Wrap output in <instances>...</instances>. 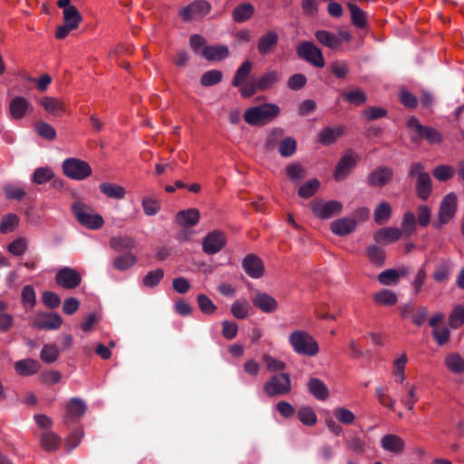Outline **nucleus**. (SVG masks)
<instances>
[{
    "label": "nucleus",
    "mask_w": 464,
    "mask_h": 464,
    "mask_svg": "<svg viewBox=\"0 0 464 464\" xmlns=\"http://www.w3.org/2000/svg\"><path fill=\"white\" fill-rule=\"evenodd\" d=\"M404 275H406L405 270L387 269L378 276V280L384 285H395L399 278Z\"/></svg>",
    "instance_id": "nucleus-37"
},
{
    "label": "nucleus",
    "mask_w": 464,
    "mask_h": 464,
    "mask_svg": "<svg viewBox=\"0 0 464 464\" xmlns=\"http://www.w3.org/2000/svg\"><path fill=\"white\" fill-rule=\"evenodd\" d=\"M110 245L116 251L130 250L135 246L134 240L130 237H112Z\"/></svg>",
    "instance_id": "nucleus-50"
},
{
    "label": "nucleus",
    "mask_w": 464,
    "mask_h": 464,
    "mask_svg": "<svg viewBox=\"0 0 464 464\" xmlns=\"http://www.w3.org/2000/svg\"><path fill=\"white\" fill-rule=\"evenodd\" d=\"M391 215L392 208L390 204L387 202H382L376 207L373 213V218L377 224L382 225L389 220Z\"/></svg>",
    "instance_id": "nucleus-42"
},
{
    "label": "nucleus",
    "mask_w": 464,
    "mask_h": 464,
    "mask_svg": "<svg viewBox=\"0 0 464 464\" xmlns=\"http://www.w3.org/2000/svg\"><path fill=\"white\" fill-rule=\"evenodd\" d=\"M254 305L266 314H271L277 309V301L266 293L258 292L253 297Z\"/></svg>",
    "instance_id": "nucleus-18"
},
{
    "label": "nucleus",
    "mask_w": 464,
    "mask_h": 464,
    "mask_svg": "<svg viewBox=\"0 0 464 464\" xmlns=\"http://www.w3.org/2000/svg\"><path fill=\"white\" fill-rule=\"evenodd\" d=\"M64 175L72 179L82 180L92 174V168L88 162L76 158L66 159L63 162Z\"/></svg>",
    "instance_id": "nucleus-7"
},
{
    "label": "nucleus",
    "mask_w": 464,
    "mask_h": 464,
    "mask_svg": "<svg viewBox=\"0 0 464 464\" xmlns=\"http://www.w3.org/2000/svg\"><path fill=\"white\" fill-rule=\"evenodd\" d=\"M296 150V141L291 137L283 139L278 145V151L282 157H291Z\"/></svg>",
    "instance_id": "nucleus-54"
},
{
    "label": "nucleus",
    "mask_w": 464,
    "mask_h": 464,
    "mask_svg": "<svg viewBox=\"0 0 464 464\" xmlns=\"http://www.w3.org/2000/svg\"><path fill=\"white\" fill-rule=\"evenodd\" d=\"M458 198L455 193L447 194L440 205L439 214L450 220L457 211Z\"/></svg>",
    "instance_id": "nucleus-20"
},
{
    "label": "nucleus",
    "mask_w": 464,
    "mask_h": 464,
    "mask_svg": "<svg viewBox=\"0 0 464 464\" xmlns=\"http://www.w3.org/2000/svg\"><path fill=\"white\" fill-rule=\"evenodd\" d=\"M356 166V159L351 154H344L338 161L334 178L336 181L345 179Z\"/></svg>",
    "instance_id": "nucleus-15"
},
{
    "label": "nucleus",
    "mask_w": 464,
    "mask_h": 464,
    "mask_svg": "<svg viewBox=\"0 0 464 464\" xmlns=\"http://www.w3.org/2000/svg\"><path fill=\"white\" fill-rule=\"evenodd\" d=\"M314 37L322 45L328 47L332 50L340 48V39L335 34L327 30H317L314 33Z\"/></svg>",
    "instance_id": "nucleus-28"
},
{
    "label": "nucleus",
    "mask_w": 464,
    "mask_h": 464,
    "mask_svg": "<svg viewBox=\"0 0 464 464\" xmlns=\"http://www.w3.org/2000/svg\"><path fill=\"white\" fill-rule=\"evenodd\" d=\"M279 42L276 32L269 30L262 34L257 41L256 49L260 55L266 56L274 52Z\"/></svg>",
    "instance_id": "nucleus-13"
},
{
    "label": "nucleus",
    "mask_w": 464,
    "mask_h": 464,
    "mask_svg": "<svg viewBox=\"0 0 464 464\" xmlns=\"http://www.w3.org/2000/svg\"><path fill=\"white\" fill-rule=\"evenodd\" d=\"M280 80V74L276 71H269L256 79L259 91L264 92L272 88Z\"/></svg>",
    "instance_id": "nucleus-36"
},
{
    "label": "nucleus",
    "mask_w": 464,
    "mask_h": 464,
    "mask_svg": "<svg viewBox=\"0 0 464 464\" xmlns=\"http://www.w3.org/2000/svg\"><path fill=\"white\" fill-rule=\"evenodd\" d=\"M226 236L223 232L215 230L208 233L202 241V249L207 255H215L221 251L226 245Z\"/></svg>",
    "instance_id": "nucleus-11"
},
{
    "label": "nucleus",
    "mask_w": 464,
    "mask_h": 464,
    "mask_svg": "<svg viewBox=\"0 0 464 464\" xmlns=\"http://www.w3.org/2000/svg\"><path fill=\"white\" fill-rule=\"evenodd\" d=\"M407 127L411 130V140L414 144H419L422 140L430 144H440L442 140V134L435 128L422 125L415 117L408 119Z\"/></svg>",
    "instance_id": "nucleus-2"
},
{
    "label": "nucleus",
    "mask_w": 464,
    "mask_h": 464,
    "mask_svg": "<svg viewBox=\"0 0 464 464\" xmlns=\"http://www.w3.org/2000/svg\"><path fill=\"white\" fill-rule=\"evenodd\" d=\"M447 368L457 374L464 372V360L458 353L449 354L445 359Z\"/></svg>",
    "instance_id": "nucleus-41"
},
{
    "label": "nucleus",
    "mask_w": 464,
    "mask_h": 464,
    "mask_svg": "<svg viewBox=\"0 0 464 464\" xmlns=\"http://www.w3.org/2000/svg\"><path fill=\"white\" fill-rule=\"evenodd\" d=\"M376 396L382 405L389 408L390 410H394L396 400L388 394V389L386 387L376 388Z\"/></svg>",
    "instance_id": "nucleus-61"
},
{
    "label": "nucleus",
    "mask_w": 464,
    "mask_h": 464,
    "mask_svg": "<svg viewBox=\"0 0 464 464\" xmlns=\"http://www.w3.org/2000/svg\"><path fill=\"white\" fill-rule=\"evenodd\" d=\"M296 55L299 59L309 63L316 68H323L325 64L322 50L309 41H304L297 44Z\"/></svg>",
    "instance_id": "nucleus-5"
},
{
    "label": "nucleus",
    "mask_w": 464,
    "mask_h": 464,
    "mask_svg": "<svg viewBox=\"0 0 464 464\" xmlns=\"http://www.w3.org/2000/svg\"><path fill=\"white\" fill-rule=\"evenodd\" d=\"M407 361V356L405 353H403L393 362V374L397 377V382H399L400 383H402L406 377L404 370Z\"/></svg>",
    "instance_id": "nucleus-60"
},
{
    "label": "nucleus",
    "mask_w": 464,
    "mask_h": 464,
    "mask_svg": "<svg viewBox=\"0 0 464 464\" xmlns=\"http://www.w3.org/2000/svg\"><path fill=\"white\" fill-rule=\"evenodd\" d=\"M55 281L63 288L74 289L81 284L82 276L75 269L63 267L56 273Z\"/></svg>",
    "instance_id": "nucleus-10"
},
{
    "label": "nucleus",
    "mask_w": 464,
    "mask_h": 464,
    "mask_svg": "<svg viewBox=\"0 0 464 464\" xmlns=\"http://www.w3.org/2000/svg\"><path fill=\"white\" fill-rule=\"evenodd\" d=\"M200 218L199 211L197 208L180 210L176 215L177 222L183 227H194Z\"/></svg>",
    "instance_id": "nucleus-26"
},
{
    "label": "nucleus",
    "mask_w": 464,
    "mask_h": 464,
    "mask_svg": "<svg viewBox=\"0 0 464 464\" xmlns=\"http://www.w3.org/2000/svg\"><path fill=\"white\" fill-rule=\"evenodd\" d=\"M100 191L111 199H123L126 196V189L116 183L103 182L99 185Z\"/></svg>",
    "instance_id": "nucleus-27"
},
{
    "label": "nucleus",
    "mask_w": 464,
    "mask_h": 464,
    "mask_svg": "<svg viewBox=\"0 0 464 464\" xmlns=\"http://www.w3.org/2000/svg\"><path fill=\"white\" fill-rule=\"evenodd\" d=\"M284 134V130L281 128H274L270 130L266 140V149L267 150H273L277 145L278 141Z\"/></svg>",
    "instance_id": "nucleus-63"
},
{
    "label": "nucleus",
    "mask_w": 464,
    "mask_h": 464,
    "mask_svg": "<svg viewBox=\"0 0 464 464\" xmlns=\"http://www.w3.org/2000/svg\"><path fill=\"white\" fill-rule=\"evenodd\" d=\"M285 175L292 182L298 184L305 177V170L301 165L292 163L285 167Z\"/></svg>",
    "instance_id": "nucleus-47"
},
{
    "label": "nucleus",
    "mask_w": 464,
    "mask_h": 464,
    "mask_svg": "<svg viewBox=\"0 0 464 464\" xmlns=\"http://www.w3.org/2000/svg\"><path fill=\"white\" fill-rule=\"evenodd\" d=\"M345 447L349 451L362 454L365 450V442L362 438L353 436L345 440Z\"/></svg>",
    "instance_id": "nucleus-58"
},
{
    "label": "nucleus",
    "mask_w": 464,
    "mask_h": 464,
    "mask_svg": "<svg viewBox=\"0 0 464 464\" xmlns=\"http://www.w3.org/2000/svg\"><path fill=\"white\" fill-rule=\"evenodd\" d=\"M401 235V229L388 227L379 229L374 234L373 238L377 243L386 245L399 240Z\"/></svg>",
    "instance_id": "nucleus-21"
},
{
    "label": "nucleus",
    "mask_w": 464,
    "mask_h": 464,
    "mask_svg": "<svg viewBox=\"0 0 464 464\" xmlns=\"http://www.w3.org/2000/svg\"><path fill=\"white\" fill-rule=\"evenodd\" d=\"M87 406L80 398H72L66 405V413L63 422L69 425L77 421L86 411Z\"/></svg>",
    "instance_id": "nucleus-12"
},
{
    "label": "nucleus",
    "mask_w": 464,
    "mask_h": 464,
    "mask_svg": "<svg viewBox=\"0 0 464 464\" xmlns=\"http://www.w3.org/2000/svg\"><path fill=\"white\" fill-rule=\"evenodd\" d=\"M144 213L147 216H155L160 208V202L150 197H145L141 202Z\"/></svg>",
    "instance_id": "nucleus-64"
},
{
    "label": "nucleus",
    "mask_w": 464,
    "mask_h": 464,
    "mask_svg": "<svg viewBox=\"0 0 464 464\" xmlns=\"http://www.w3.org/2000/svg\"><path fill=\"white\" fill-rule=\"evenodd\" d=\"M415 190L420 199L428 200L432 192V180L430 174L416 181Z\"/></svg>",
    "instance_id": "nucleus-33"
},
{
    "label": "nucleus",
    "mask_w": 464,
    "mask_h": 464,
    "mask_svg": "<svg viewBox=\"0 0 464 464\" xmlns=\"http://www.w3.org/2000/svg\"><path fill=\"white\" fill-rule=\"evenodd\" d=\"M53 177V173L50 168L41 167L34 171L32 180L35 184L42 185L51 180Z\"/></svg>",
    "instance_id": "nucleus-55"
},
{
    "label": "nucleus",
    "mask_w": 464,
    "mask_h": 464,
    "mask_svg": "<svg viewBox=\"0 0 464 464\" xmlns=\"http://www.w3.org/2000/svg\"><path fill=\"white\" fill-rule=\"evenodd\" d=\"M245 272L252 278H260L264 274V265L256 255H247L242 263Z\"/></svg>",
    "instance_id": "nucleus-17"
},
{
    "label": "nucleus",
    "mask_w": 464,
    "mask_h": 464,
    "mask_svg": "<svg viewBox=\"0 0 464 464\" xmlns=\"http://www.w3.org/2000/svg\"><path fill=\"white\" fill-rule=\"evenodd\" d=\"M41 105L53 116H59L64 111V105L53 97H44L41 100Z\"/></svg>",
    "instance_id": "nucleus-38"
},
{
    "label": "nucleus",
    "mask_w": 464,
    "mask_h": 464,
    "mask_svg": "<svg viewBox=\"0 0 464 464\" xmlns=\"http://www.w3.org/2000/svg\"><path fill=\"white\" fill-rule=\"evenodd\" d=\"M280 113V108L275 103L266 102L258 106L247 108L244 112L245 121L251 126H264Z\"/></svg>",
    "instance_id": "nucleus-1"
},
{
    "label": "nucleus",
    "mask_w": 464,
    "mask_h": 464,
    "mask_svg": "<svg viewBox=\"0 0 464 464\" xmlns=\"http://www.w3.org/2000/svg\"><path fill=\"white\" fill-rule=\"evenodd\" d=\"M319 186V180L317 179H312L299 188L298 196L303 198H309L315 194Z\"/></svg>",
    "instance_id": "nucleus-52"
},
{
    "label": "nucleus",
    "mask_w": 464,
    "mask_h": 464,
    "mask_svg": "<svg viewBox=\"0 0 464 464\" xmlns=\"http://www.w3.org/2000/svg\"><path fill=\"white\" fill-rule=\"evenodd\" d=\"M373 300L382 305H393L397 303L398 298L392 290L382 289L374 294Z\"/></svg>",
    "instance_id": "nucleus-40"
},
{
    "label": "nucleus",
    "mask_w": 464,
    "mask_h": 464,
    "mask_svg": "<svg viewBox=\"0 0 464 464\" xmlns=\"http://www.w3.org/2000/svg\"><path fill=\"white\" fill-rule=\"evenodd\" d=\"M309 392L317 400L324 401L329 397L327 386L318 378H311L307 383Z\"/></svg>",
    "instance_id": "nucleus-29"
},
{
    "label": "nucleus",
    "mask_w": 464,
    "mask_h": 464,
    "mask_svg": "<svg viewBox=\"0 0 464 464\" xmlns=\"http://www.w3.org/2000/svg\"><path fill=\"white\" fill-rule=\"evenodd\" d=\"M72 211L77 221L89 229H99L104 224V220L101 215L94 213L91 207L82 202H74L72 205Z\"/></svg>",
    "instance_id": "nucleus-4"
},
{
    "label": "nucleus",
    "mask_w": 464,
    "mask_h": 464,
    "mask_svg": "<svg viewBox=\"0 0 464 464\" xmlns=\"http://www.w3.org/2000/svg\"><path fill=\"white\" fill-rule=\"evenodd\" d=\"M289 343L293 350L301 355L314 356L319 352L317 342L305 331L296 330L291 333Z\"/></svg>",
    "instance_id": "nucleus-3"
},
{
    "label": "nucleus",
    "mask_w": 464,
    "mask_h": 464,
    "mask_svg": "<svg viewBox=\"0 0 464 464\" xmlns=\"http://www.w3.org/2000/svg\"><path fill=\"white\" fill-rule=\"evenodd\" d=\"M223 73L219 70H209L204 72L200 77V84L204 87H210L219 83L222 81Z\"/></svg>",
    "instance_id": "nucleus-46"
},
{
    "label": "nucleus",
    "mask_w": 464,
    "mask_h": 464,
    "mask_svg": "<svg viewBox=\"0 0 464 464\" xmlns=\"http://www.w3.org/2000/svg\"><path fill=\"white\" fill-rule=\"evenodd\" d=\"M347 7L351 12V21L352 24L357 28L363 29L366 27V14L362 9H361L357 5L353 3H348Z\"/></svg>",
    "instance_id": "nucleus-35"
},
{
    "label": "nucleus",
    "mask_w": 464,
    "mask_h": 464,
    "mask_svg": "<svg viewBox=\"0 0 464 464\" xmlns=\"http://www.w3.org/2000/svg\"><path fill=\"white\" fill-rule=\"evenodd\" d=\"M137 262V257L131 253H126L117 256L113 260V266L117 270L124 271L133 266Z\"/></svg>",
    "instance_id": "nucleus-45"
},
{
    "label": "nucleus",
    "mask_w": 464,
    "mask_h": 464,
    "mask_svg": "<svg viewBox=\"0 0 464 464\" xmlns=\"http://www.w3.org/2000/svg\"><path fill=\"white\" fill-rule=\"evenodd\" d=\"M254 6L251 4H240L233 10V20L237 23H244L254 14Z\"/></svg>",
    "instance_id": "nucleus-34"
},
{
    "label": "nucleus",
    "mask_w": 464,
    "mask_h": 464,
    "mask_svg": "<svg viewBox=\"0 0 464 464\" xmlns=\"http://www.w3.org/2000/svg\"><path fill=\"white\" fill-rule=\"evenodd\" d=\"M63 323L62 317L56 313H44L35 316L34 325L38 329L57 330Z\"/></svg>",
    "instance_id": "nucleus-16"
},
{
    "label": "nucleus",
    "mask_w": 464,
    "mask_h": 464,
    "mask_svg": "<svg viewBox=\"0 0 464 464\" xmlns=\"http://www.w3.org/2000/svg\"><path fill=\"white\" fill-rule=\"evenodd\" d=\"M253 69V64L250 61L246 60L241 63V65L237 69L234 77L232 79V86L239 87L241 86L248 78Z\"/></svg>",
    "instance_id": "nucleus-32"
},
{
    "label": "nucleus",
    "mask_w": 464,
    "mask_h": 464,
    "mask_svg": "<svg viewBox=\"0 0 464 464\" xmlns=\"http://www.w3.org/2000/svg\"><path fill=\"white\" fill-rule=\"evenodd\" d=\"M453 269V262L450 259H442L435 267V271L433 273V279L437 283H444L446 282Z\"/></svg>",
    "instance_id": "nucleus-30"
},
{
    "label": "nucleus",
    "mask_w": 464,
    "mask_h": 464,
    "mask_svg": "<svg viewBox=\"0 0 464 464\" xmlns=\"http://www.w3.org/2000/svg\"><path fill=\"white\" fill-rule=\"evenodd\" d=\"M392 169L389 167L382 166L368 175L367 183L371 187L382 188L392 180Z\"/></svg>",
    "instance_id": "nucleus-14"
},
{
    "label": "nucleus",
    "mask_w": 464,
    "mask_h": 464,
    "mask_svg": "<svg viewBox=\"0 0 464 464\" xmlns=\"http://www.w3.org/2000/svg\"><path fill=\"white\" fill-rule=\"evenodd\" d=\"M82 19V15L75 6H70L63 10V23L70 25L71 28H78Z\"/></svg>",
    "instance_id": "nucleus-44"
},
{
    "label": "nucleus",
    "mask_w": 464,
    "mask_h": 464,
    "mask_svg": "<svg viewBox=\"0 0 464 464\" xmlns=\"http://www.w3.org/2000/svg\"><path fill=\"white\" fill-rule=\"evenodd\" d=\"M60 354L59 349L54 344H44L40 353L41 360L45 363L54 362Z\"/></svg>",
    "instance_id": "nucleus-49"
},
{
    "label": "nucleus",
    "mask_w": 464,
    "mask_h": 464,
    "mask_svg": "<svg viewBox=\"0 0 464 464\" xmlns=\"http://www.w3.org/2000/svg\"><path fill=\"white\" fill-rule=\"evenodd\" d=\"M30 106L29 102L21 96L14 97L9 104L11 117L14 120L22 119Z\"/></svg>",
    "instance_id": "nucleus-24"
},
{
    "label": "nucleus",
    "mask_w": 464,
    "mask_h": 464,
    "mask_svg": "<svg viewBox=\"0 0 464 464\" xmlns=\"http://www.w3.org/2000/svg\"><path fill=\"white\" fill-rule=\"evenodd\" d=\"M367 256L371 262H372L374 265L378 266L384 265L385 255L382 248L376 246H371L367 248Z\"/></svg>",
    "instance_id": "nucleus-59"
},
{
    "label": "nucleus",
    "mask_w": 464,
    "mask_h": 464,
    "mask_svg": "<svg viewBox=\"0 0 464 464\" xmlns=\"http://www.w3.org/2000/svg\"><path fill=\"white\" fill-rule=\"evenodd\" d=\"M356 227V222L353 218H343L331 224V230L338 236H346L352 233Z\"/></svg>",
    "instance_id": "nucleus-25"
},
{
    "label": "nucleus",
    "mask_w": 464,
    "mask_h": 464,
    "mask_svg": "<svg viewBox=\"0 0 464 464\" xmlns=\"http://www.w3.org/2000/svg\"><path fill=\"white\" fill-rule=\"evenodd\" d=\"M211 9V5L205 0H196L188 5L179 10V15L184 22H189L193 19H199L207 15Z\"/></svg>",
    "instance_id": "nucleus-9"
},
{
    "label": "nucleus",
    "mask_w": 464,
    "mask_h": 464,
    "mask_svg": "<svg viewBox=\"0 0 464 464\" xmlns=\"http://www.w3.org/2000/svg\"><path fill=\"white\" fill-rule=\"evenodd\" d=\"M201 55L209 62L222 61L229 56V50L227 45H208L201 51Z\"/></svg>",
    "instance_id": "nucleus-19"
},
{
    "label": "nucleus",
    "mask_w": 464,
    "mask_h": 464,
    "mask_svg": "<svg viewBox=\"0 0 464 464\" xmlns=\"http://www.w3.org/2000/svg\"><path fill=\"white\" fill-rule=\"evenodd\" d=\"M313 213L321 219H328L334 215L340 214L343 205L337 200L324 202L322 199H316L311 202Z\"/></svg>",
    "instance_id": "nucleus-8"
},
{
    "label": "nucleus",
    "mask_w": 464,
    "mask_h": 464,
    "mask_svg": "<svg viewBox=\"0 0 464 464\" xmlns=\"http://www.w3.org/2000/svg\"><path fill=\"white\" fill-rule=\"evenodd\" d=\"M36 133L47 140H53L56 138L54 128L45 121H37L34 126Z\"/></svg>",
    "instance_id": "nucleus-48"
},
{
    "label": "nucleus",
    "mask_w": 464,
    "mask_h": 464,
    "mask_svg": "<svg viewBox=\"0 0 464 464\" xmlns=\"http://www.w3.org/2000/svg\"><path fill=\"white\" fill-rule=\"evenodd\" d=\"M341 97L344 102L354 106L363 105L367 102L366 94L359 88L343 91L341 92Z\"/></svg>",
    "instance_id": "nucleus-31"
},
{
    "label": "nucleus",
    "mask_w": 464,
    "mask_h": 464,
    "mask_svg": "<svg viewBox=\"0 0 464 464\" xmlns=\"http://www.w3.org/2000/svg\"><path fill=\"white\" fill-rule=\"evenodd\" d=\"M291 391V379L288 373L274 374L264 385L268 397L284 396Z\"/></svg>",
    "instance_id": "nucleus-6"
},
{
    "label": "nucleus",
    "mask_w": 464,
    "mask_h": 464,
    "mask_svg": "<svg viewBox=\"0 0 464 464\" xmlns=\"http://www.w3.org/2000/svg\"><path fill=\"white\" fill-rule=\"evenodd\" d=\"M341 135L342 130H336L332 127H326L320 131L318 140L324 145H330Z\"/></svg>",
    "instance_id": "nucleus-51"
},
{
    "label": "nucleus",
    "mask_w": 464,
    "mask_h": 464,
    "mask_svg": "<svg viewBox=\"0 0 464 464\" xmlns=\"http://www.w3.org/2000/svg\"><path fill=\"white\" fill-rule=\"evenodd\" d=\"M40 363L34 359H23L14 363L15 372L21 376L33 375L39 372Z\"/></svg>",
    "instance_id": "nucleus-23"
},
{
    "label": "nucleus",
    "mask_w": 464,
    "mask_h": 464,
    "mask_svg": "<svg viewBox=\"0 0 464 464\" xmlns=\"http://www.w3.org/2000/svg\"><path fill=\"white\" fill-rule=\"evenodd\" d=\"M61 438L53 431H46L42 434L41 446L46 451H53L58 449Z\"/></svg>",
    "instance_id": "nucleus-39"
},
{
    "label": "nucleus",
    "mask_w": 464,
    "mask_h": 464,
    "mask_svg": "<svg viewBox=\"0 0 464 464\" xmlns=\"http://www.w3.org/2000/svg\"><path fill=\"white\" fill-rule=\"evenodd\" d=\"M197 302L199 310L205 314H212L217 310L216 304L204 294H199L197 296Z\"/></svg>",
    "instance_id": "nucleus-57"
},
{
    "label": "nucleus",
    "mask_w": 464,
    "mask_h": 464,
    "mask_svg": "<svg viewBox=\"0 0 464 464\" xmlns=\"http://www.w3.org/2000/svg\"><path fill=\"white\" fill-rule=\"evenodd\" d=\"M381 445L386 451L392 452L394 454H400L404 450L403 440L394 434H387L382 438Z\"/></svg>",
    "instance_id": "nucleus-22"
},
{
    "label": "nucleus",
    "mask_w": 464,
    "mask_h": 464,
    "mask_svg": "<svg viewBox=\"0 0 464 464\" xmlns=\"http://www.w3.org/2000/svg\"><path fill=\"white\" fill-rule=\"evenodd\" d=\"M298 420L306 426H314L317 422V415L310 406L302 407L297 411Z\"/></svg>",
    "instance_id": "nucleus-43"
},
{
    "label": "nucleus",
    "mask_w": 464,
    "mask_h": 464,
    "mask_svg": "<svg viewBox=\"0 0 464 464\" xmlns=\"http://www.w3.org/2000/svg\"><path fill=\"white\" fill-rule=\"evenodd\" d=\"M164 276V270L162 268H157L150 271L142 279V283L146 287H154L160 284Z\"/></svg>",
    "instance_id": "nucleus-56"
},
{
    "label": "nucleus",
    "mask_w": 464,
    "mask_h": 464,
    "mask_svg": "<svg viewBox=\"0 0 464 464\" xmlns=\"http://www.w3.org/2000/svg\"><path fill=\"white\" fill-rule=\"evenodd\" d=\"M464 324V306L457 305L450 315V325L458 329Z\"/></svg>",
    "instance_id": "nucleus-62"
},
{
    "label": "nucleus",
    "mask_w": 464,
    "mask_h": 464,
    "mask_svg": "<svg viewBox=\"0 0 464 464\" xmlns=\"http://www.w3.org/2000/svg\"><path fill=\"white\" fill-rule=\"evenodd\" d=\"M19 223V218L16 214L9 213L2 218L0 223V232L6 234L13 231Z\"/></svg>",
    "instance_id": "nucleus-53"
}]
</instances>
